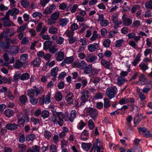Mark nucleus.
I'll return each mask as SVG.
<instances>
[{
	"mask_svg": "<svg viewBox=\"0 0 152 152\" xmlns=\"http://www.w3.org/2000/svg\"><path fill=\"white\" fill-rule=\"evenodd\" d=\"M41 59L39 57L35 58L33 61V64L35 67H38L41 62Z\"/></svg>",
	"mask_w": 152,
	"mask_h": 152,
	"instance_id": "15",
	"label": "nucleus"
},
{
	"mask_svg": "<svg viewBox=\"0 0 152 152\" xmlns=\"http://www.w3.org/2000/svg\"><path fill=\"white\" fill-rule=\"evenodd\" d=\"M20 100L21 102L23 104L25 103L27 101V98L25 95L21 96L20 98Z\"/></svg>",
	"mask_w": 152,
	"mask_h": 152,
	"instance_id": "51",
	"label": "nucleus"
},
{
	"mask_svg": "<svg viewBox=\"0 0 152 152\" xmlns=\"http://www.w3.org/2000/svg\"><path fill=\"white\" fill-rule=\"evenodd\" d=\"M133 27L137 28L140 25V22L139 20H136L134 21L132 25Z\"/></svg>",
	"mask_w": 152,
	"mask_h": 152,
	"instance_id": "54",
	"label": "nucleus"
},
{
	"mask_svg": "<svg viewBox=\"0 0 152 152\" xmlns=\"http://www.w3.org/2000/svg\"><path fill=\"white\" fill-rule=\"evenodd\" d=\"M30 77V75L27 73L23 74L20 77V79L22 80H25L28 79Z\"/></svg>",
	"mask_w": 152,
	"mask_h": 152,
	"instance_id": "27",
	"label": "nucleus"
},
{
	"mask_svg": "<svg viewBox=\"0 0 152 152\" xmlns=\"http://www.w3.org/2000/svg\"><path fill=\"white\" fill-rule=\"evenodd\" d=\"M98 37L97 32L96 31H94L93 32V35L90 38V39L91 41H94Z\"/></svg>",
	"mask_w": 152,
	"mask_h": 152,
	"instance_id": "36",
	"label": "nucleus"
},
{
	"mask_svg": "<svg viewBox=\"0 0 152 152\" xmlns=\"http://www.w3.org/2000/svg\"><path fill=\"white\" fill-rule=\"evenodd\" d=\"M21 3L22 6L24 8H27L29 5L28 0H22Z\"/></svg>",
	"mask_w": 152,
	"mask_h": 152,
	"instance_id": "35",
	"label": "nucleus"
},
{
	"mask_svg": "<svg viewBox=\"0 0 152 152\" xmlns=\"http://www.w3.org/2000/svg\"><path fill=\"white\" fill-rule=\"evenodd\" d=\"M55 99L56 101L58 102L61 101L62 99V94L60 92H57L56 94Z\"/></svg>",
	"mask_w": 152,
	"mask_h": 152,
	"instance_id": "29",
	"label": "nucleus"
},
{
	"mask_svg": "<svg viewBox=\"0 0 152 152\" xmlns=\"http://www.w3.org/2000/svg\"><path fill=\"white\" fill-rule=\"evenodd\" d=\"M69 20L68 19L65 18H63L61 19L60 22V25L62 27L66 26Z\"/></svg>",
	"mask_w": 152,
	"mask_h": 152,
	"instance_id": "34",
	"label": "nucleus"
},
{
	"mask_svg": "<svg viewBox=\"0 0 152 152\" xmlns=\"http://www.w3.org/2000/svg\"><path fill=\"white\" fill-rule=\"evenodd\" d=\"M8 11H10L9 13L12 16H15L18 14L19 12L18 10L16 8H14L11 10H9Z\"/></svg>",
	"mask_w": 152,
	"mask_h": 152,
	"instance_id": "22",
	"label": "nucleus"
},
{
	"mask_svg": "<svg viewBox=\"0 0 152 152\" xmlns=\"http://www.w3.org/2000/svg\"><path fill=\"white\" fill-rule=\"evenodd\" d=\"M20 76L21 74H20V72H17L14 75L13 77V80H17L18 79H19V78H20Z\"/></svg>",
	"mask_w": 152,
	"mask_h": 152,
	"instance_id": "58",
	"label": "nucleus"
},
{
	"mask_svg": "<svg viewBox=\"0 0 152 152\" xmlns=\"http://www.w3.org/2000/svg\"><path fill=\"white\" fill-rule=\"evenodd\" d=\"M91 145H92L91 143H83L82 144V147L84 150L86 151H88L90 148Z\"/></svg>",
	"mask_w": 152,
	"mask_h": 152,
	"instance_id": "26",
	"label": "nucleus"
},
{
	"mask_svg": "<svg viewBox=\"0 0 152 152\" xmlns=\"http://www.w3.org/2000/svg\"><path fill=\"white\" fill-rule=\"evenodd\" d=\"M88 133L87 130H85L81 134L80 137L81 139L84 140L88 139Z\"/></svg>",
	"mask_w": 152,
	"mask_h": 152,
	"instance_id": "17",
	"label": "nucleus"
},
{
	"mask_svg": "<svg viewBox=\"0 0 152 152\" xmlns=\"http://www.w3.org/2000/svg\"><path fill=\"white\" fill-rule=\"evenodd\" d=\"M5 114L6 116L10 117L13 115V111L12 110L9 109H7L5 110Z\"/></svg>",
	"mask_w": 152,
	"mask_h": 152,
	"instance_id": "37",
	"label": "nucleus"
},
{
	"mask_svg": "<svg viewBox=\"0 0 152 152\" xmlns=\"http://www.w3.org/2000/svg\"><path fill=\"white\" fill-rule=\"evenodd\" d=\"M64 115L62 113L54 112L53 115L49 118V120L54 124H58L61 126L64 123Z\"/></svg>",
	"mask_w": 152,
	"mask_h": 152,
	"instance_id": "1",
	"label": "nucleus"
},
{
	"mask_svg": "<svg viewBox=\"0 0 152 152\" xmlns=\"http://www.w3.org/2000/svg\"><path fill=\"white\" fill-rule=\"evenodd\" d=\"M102 64L105 67L108 68L110 65V62L104 60H102L101 61Z\"/></svg>",
	"mask_w": 152,
	"mask_h": 152,
	"instance_id": "46",
	"label": "nucleus"
},
{
	"mask_svg": "<svg viewBox=\"0 0 152 152\" xmlns=\"http://www.w3.org/2000/svg\"><path fill=\"white\" fill-rule=\"evenodd\" d=\"M64 52L60 51L58 53L56 59L57 61H61L64 59Z\"/></svg>",
	"mask_w": 152,
	"mask_h": 152,
	"instance_id": "16",
	"label": "nucleus"
},
{
	"mask_svg": "<svg viewBox=\"0 0 152 152\" xmlns=\"http://www.w3.org/2000/svg\"><path fill=\"white\" fill-rule=\"evenodd\" d=\"M139 81L138 82L139 85H144L145 84V81L146 80V78L143 74H141L139 76Z\"/></svg>",
	"mask_w": 152,
	"mask_h": 152,
	"instance_id": "14",
	"label": "nucleus"
},
{
	"mask_svg": "<svg viewBox=\"0 0 152 152\" xmlns=\"http://www.w3.org/2000/svg\"><path fill=\"white\" fill-rule=\"evenodd\" d=\"M112 54L111 52L109 50L106 51L104 54V56L107 57L109 58L111 57Z\"/></svg>",
	"mask_w": 152,
	"mask_h": 152,
	"instance_id": "64",
	"label": "nucleus"
},
{
	"mask_svg": "<svg viewBox=\"0 0 152 152\" xmlns=\"http://www.w3.org/2000/svg\"><path fill=\"white\" fill-rule=\"evenodd\" d=\"M146 118L145 116H143L142 114H138L134 118V124L136 125H137L139 122L143 118Z\"/></svg>",
	"mask_w": 152,
	"mask_h": 152,
	"instance_id": "8",
	"label": "nucleus"
},
{
	"mask_svg": "<svg viewBox=\"0 0 152 152\" xmlns=\"http://www.w3.org/2000/svg\"><path fill=\"white\" fill-rule=\"evenodd\" d=\"M81 96L80 99L82 101L81 102L80 106L83 105L85 102L87 101L88 99V98L89 95V92L86 90H84L81 93Z\"/></svg>",
	"mask_w": 152,
	"mask_h": 152,
	"instance_id": "3",
	"label": "nucleus"
},
{
	"mask_svg": "<svg viewBox=\"0 0 152 152\" xmlns=\"http://www.w3.org/2000/svg\"><path fill=\"white\" fill-rule=\"evenodd\" d=\"M74 33V31L72 30H67L65 33L66 36L69 37H72L73 36Z\"/></svg>",
	"mask_w": 152,
	"mask_h": 152,
	"instance_id": "50",
	"label": "nucleus"
},
{
	"mask_svg": "<svg viewBox=\"0 0 152 152\" xmlns=\"http://www.w3.org/2000/svg\"><path fill=\"white\" fill-rule=\"evenodd\" d=\"M27 94L29 97H34V90L31 89L28 90L27 91Z\"/></svg>",
	"mask_w": 152,
	"mask_h": 152,
	"instance_id": "40",
	"label": "nucleus"
},
{
	"mask_svg": "<svg viewBox=\"0 0 152 152\" xmlns=\"http://www.w3.org/2000/svg\"><path fill=\"white\" fill-rule=\"evenodd\" d=\"M9 52V51L8 50H6L4 53L3 55V57L4 60L6 62H8L9 60V56L7 55Z\"/></svg>",
	"mask_w": 152,
	"mask_h": 152,
	"instance_id": "45",
	"label": "nucleus"
},
{
	"mask_svg": "<svg viewBox=\"0 0 152 152\" xmlns=\"http://www.w3.org/2000/svg\"><path fill=\"white\" fill-rule=\"evenodd\" d=\"M64 41V39L60 37H59L56 39V42L58 44H62Z\"/></svg>",
	"mask_w": 152,
	"mask_h": 152,
	"instance_id": "55",
	"label": "nucleus"
},
{
	"mask_svg": "<svg viewBox=\"0 0 152 152\" xmlns=\"http://www.w3.org/2000/svg\"><path fill=\"white\" fill-rule=\"evenodd\" d=\"M96 59V57L95 55L91 54H88L86 57V60L89 62H93Z\"/></svg>",
	"mask_w": 152,
	"mask_h": 152,
	"instance_id": "11",
	"label": "nucleus"
},
{
	"mask_svg": "<svg viewBox=\"0 0 152 152\" xmlns=\"http://www.w3.org/2000/svg\"><path fill=\"white\" fill-rule=\"evenodd\" d=\"M36 86L34 87V88H35L34 90V92H35V95L37 96L39 94H41L43 91V89L42 87H39L36 88Z\"/></svg>",
	"mask_w": 152,
	"mask_h": 152,
	"instance_id": "25",
	"label": "nucleus"
},
{
	"mask_svg": "<svg viewBox=\"0 0 152 152\" xmlns=\"http://www.w3.org/2000/svg\"><path fill=\"white\" fill-rule=\"evenodd\" d=\"M18 147L20 150V151H22L23 152H25L24 151L26 149V145H24L23 144H20L18 146Z\"/></svg>",
	"mask_w": 152,
	"mask_h": 152,
	"instance_id": "60",
	"label": "nucleus"
},
{
	"mask_svg": "<svg viewBox=\"0 0 152 152\" xmlns=\"http://www.w3.org/2000/svg\"><path fill=\"white\" fill-rule=\"evenodd\" d=\"M49 33L52 34H56L58 32V29L54 26H52L49 29Z\"/></svg>",
	"mask_w": 152,
	"mask_h": 152,
	"instance_id": "30",
	"label": "nucleus"
},
{
	"mask_svg": "<svg viewBox=\"0 0 152 152\" xmlns=\"http://www.w3.org/2000/svg\"><path fill=\"white\" fill-rule=\"evenodd\" d=\"M85 70L84 71V73L86 74H88L90 73L92 71L93 68L92 67V65L91 64H89L88 66H86L85 68Z\"/></svg>",
	"mask_w": 152,
	"mask_h": 152,
	"instance_id": "18",
	"label": "nucleus"
},
{
	"mask_svg": "<svg viewBox=\"0 0 152 152\" xmlns=\"http://www.w3.org/2000/svg\"><path fill=\"white\" fill-rule=\"evenodd\" d=\"M31 121L35 124H39V119L34 117H32L31 118Z\"/></svg>",
	"mask_w": 152,
	"mask_h": 152,
	"instance_id": "61",
	"label": "nucleus"
},
{
	"mask_svg": "<svg viewBox=\"0 0 152 152\" xmlns=\"http://www.w3.org/2000/svg\"><path fill=\"white\" fill-rule=\"evenodd\" d=\"M35 138L34 134H30L28 135L26 138V141L29 142L30 141H33Z\"/></svg>",
	"mask_w": 152,
	"mask_h": 152,
	"instance_id": "32",
	"label": "nucleus"
},
{
	"mask_svg": "<svg viewBox=\"0 0 152 152\" xmlns=\"http://www.w3.org/2000/svg\"><path fill=\"white\" fill-rule=\"evenodd\" d=\"M78 25L75 23H73L71 26L70 29L71 30L74 31L78 28Z\"/></svg>",
	"mask_w": 152,
	"mask_h": 152,
	"instance_id": "59",
	"label": "nucleus"
},
{
	"mask_svg": "<svg viewBox=\"0 0 152 152\" xmlns=\"http://www.w3.org/2000/svg\"><path fill=\"white\" fill-rule=\"evenodd\" d=\"M87 111L94 120H95L96 118L98 115V111L96 109L91 108L88 110Z\"/></svg>",
	"mask_w": 152,
	"mask_h": 152,
	"instance_id": "5",
	"label": "nucleus"
},
{
	"mask_svg": "<svg viewBox=\"0 0 152 152\" xmlns=\"http://www.w3.org/2000/svg\"><path fill=\"white\" fill-rule=\"evenodd\" d=\"M73 94L72 93L69 92L66 96V100L69 104H72L73 102Z\"/></svg>",
	"mask_w": 152,
	"mask_h": 152,
	"instance_id": "10",
	"label": "nucleus"
},
{
	"mask_svg": "<svg viewBox=\"0 0 152 152\" xmlns=\"http://www.w3.org/2000/svg\"><path fill=\"white\" fill-rule=\"evenodd\" d=\"M88 125L90 129H93L94 127V123L92 120L90 119L88 121Z\"/></svg>",
	"mask_w": 152,
	"mask_h": 152,
	"instance_id": "63",
	"label": "nucleus"
},
{
	"mask_svg": "<svg viewBox=\"0 0 152 152\" xmlns=\"http://www.w3.org/2000/svg\"><path fill=\"white\" fill-rule=\"evenodd\" d=\"M50 94H48L46 96L45 100V104H48L50 102Z\"/></svg>",
	"mask_w": 152,
	"mask_h": 152,
	"instance_id": "62",
	"label": "nucleus"
},
{
	"mask_svg": "<svg viewBox=\"0 0 152 152\" xmlns=\"http://www.w3.org/2000/svg\"><path fill=\"white\" fill-rule=\"evenodd\" d=\"M99 47L98 44L95 43L88 45V48L89 51L92 52L95 51Z\"/></svg>",
	"mask_w": 152,
	"mask_h": 152,
	"instance_id": "9",
	"label": "nucleus"
},
{
	"mask_svg": "<svg viewBox=\"0 0 152 152\" xmlns=\"http://www.w3.org/2000/svg\"><path fill=\"white\" fill-rule=\"evenodd\" d=\"M74 60V58L72 56L69 57H66L64 59L63 61L61 63L62 66H64L66 64H70L72 63Z\"/></svg>",
	"mask_w": 152,
	"mask_h": 152,
	"instance_id": "6",
	"label": "nucleus"
},
{
	"mask_svg": "<svg viewBox=\"0 0 152 152\" xmlns=\"http://www.w3.org/2000/svg\"><path fill=\"white\" fill-rule=\"evenodd\" d=\"M22 65V63L20 61V60H17L15 61L14 67L18 69H19Z\"/></svg>",
	"mask_w": 152,
	"mask_h": 152,
	"instance_id": "38",
	"label": "nucleus"
},
{
	"mask_svg": "<svg viewBox=\"0 0 152 152\" xmlns=\"http://www.w3.org/2000/svg\"><path fill=\"white\" fill-rule=\"evenodd\" d=\"M87 65L86 61H76L72 64V67L75 68H77L81 69H85Z\"/></svg>",
	"mask_w": 152,
	"mask_h": 152,
	"instance_id": "4",
	"label": "nucleus"
},
{
	"mask_svg": "<svg viewBox=\"0 0 152 152\" xmlns=\"http://www.w3.org/2000/svg\"><path fill=\"white\" fill-rule=\"evenodd\" d=\"M25 122V120L22 118L18 119V126L20 127H23L24 126Z\"/></svg>",
	"mask_w": 152,
	"mask_h": 152,
	"instance_id": "31",
	"label": "nucleus"
},
{
	"mask_svg": "<svg viewBox=\"0 0 152 152\" xmlns=\"http://www.w3.org/2000/svg\"><path fill=\"white\" fill-rule=\"evenodd\" d=\"M44 135L46 138L49 139L51 137V134L49 131L45 130L44 132Z\"/></svg>",
	"mask_w": 152,
	"mask_h": 152,
	"instance_id": "44",
	"label": "nucleus"
},
{
	"mask_svg": "<svg viewBox=\"0 0 152 152\" xmlns=\"http://www.w3.org/2000/svg\"><path fill=\"white\" fill-rule=\"evenodd\" d=\"M59 71V69L58 67H56L53 68L50 72V74L53 77V80L55 81L56 80V76L57 72Z\"/></svg>",
	"mask_w": 152,
	"mask_h": 152,
	"instance_id": "13",
	"label": "nucleus"
},
{
	"mask_svg": "<svg viewBox=\"0 0 152 152\" xmlns=\"http://www.w3.org/2000/svg\"><path fill=\"white\" fill-rule=\"evenodd\" d=\"M76 112L75 110H74L71 111L70 116L69 118V120L71 122H72L73 120L76 117Z\"/></svg>",
	"mask_w": 152,
	"mask_h": 152,
	"instance_id": "19",
	"label": "nucleus"
},
{
	"mask_svg": "<svg viewBox=\"0 0 152 152\" xmlns=\"http://www.w3.org/2000/svg\"><path fill=\"white\" fill-rule=\"evenodd\" d=\"M117 92V89L115 87H110L107 88L106 93L109 99H111L115 97Z\"/></svg>",
	"mask_w": 152,
	"mask_h": 152,
	"instance_id": "2",
	"label": "nucleus"
},
{
	"mask_svg": "<svg viewBox=\"0 0 152 152\" xmlns=\"http://www.w3.org/2000/svg\"><path fill=\"white\" fill-rule=\"evenodd\" d=\"M39 147L37 145L33 146L32 148H29L27 152H39Z\"/></svg>",
	"mask_w": 152,
	"mask_h": 152,
	"instance_id": "24",
	"label": "nucleus"
},
{
	"mask_svg": "<svg viewBox=\"0 0 152 152\" xmlns=\"http://www.w3.org/2000/svg\"><path fill=\"white\" fill-rule=\"evenodd\" d=\"M124 40L123 39H121L116 41V44L115 46L117 47H121L122 45V44L124 42Z\"/></svg>",
	"mask_w": 152,
	"mask_h": 152,
	"instance_id": "47",
	"label": "nucleus"
},
{
	"mask_svg": "<svg viewBox=\"0 0 152 152\" xmlns=\"http://www.w3.org/2000/svg\"><path fill=\"white\" fill-rule=\"evenodd\" d=\"M110 106V103L109 99L107 98L104 99V107L107 108Z\"/></svg>",
	"mask_w": 152,
	"mask_h": 152,
	"instance_id": "33",
	"label": "nucleus"
},
{
	"mask_svg": "<svg viewBox=\"0 0 152 152\" xmlns=\"http://www.w3.org/2000/svg\"><path fill=\"white\" fill-rule=\"evenodd\" d=\"M49 115V113L48 111L44 110L41 113V116L45 118L48 117Z\"/></svg>",
	"mask_w": 152,
	"mask_h": 152,
	"instance_id": "41",
	"label": "nucleus"
},
{
	"mask_svg": "<svg viewBox=\"0 0 152 152\" xmlns=\"http://www.w3.org/2000/svg\"><path fill=\"white\" fill-rule=\"evenodd\" d=\"M127 81V80L125 78H123L121 77H120L117 79L118 84L120 86H121L123 84Z\"/></svg>",
	"mask_w": 152,
	"mask_h": 152,
	"instance_id": "20",
	"label": "nucleus"
},
{
	"mask_svg": "<svg viewBox=\"0 0 152 152\" xmlns=\"http://www.w3.org/2000/svg\"><path fill=\"white\" fill-rule=\"evenodd\" d=\"M55 64V61H52L50 62L49 61H48L45 64V66H49L50 67H52L54 66Z\"/></svg>",
	"mask_w": 152,
	"mask_h": 152,
	"instance_id": "56",
	"label": "nucleus"
},
{
	"mask_svg": "<svg viewBox=\"0 0 152 152\" xmlns=\"http://www.w3.org/2000/svg\"><path fill=\"white\" fill-rule=\"evenodd\" d=\"M52 45V42L50 41H45L44 43V49L45 50L49 49L50 47Z\"/></svg>",
	"mask_w": 152,
	"mask_h": 152,
	"instance_id": "21",
	"label": "nucleus"
},
{
	"mask_svg": "<svg viewBox=\"0 0 152 152\" xmlns=\"http://www.w3.org/2000/svg\"><path fill=\"white\" fill-rule=\"evenodd\" d=\"M29 99L30 102L33 105L36 104L38 102L37 99L34 97H31L29 98Z\"/></svg>",
	"mask_w": 152,
	"mask_h": 152,
	"instance_id": "49",
	"label": "nucleus"
},
{
	"mask_svg": "<svg viewBox=\"0 0 152 152\" xmlns=\"http://www.w3.org/2000/svg\"><path fill=\"white\" fill-rule=\"evenodd\" d=\"M140 6L139 5H135L132 7L131 10L132 12V13H135L137 10L140 9Z\"/></svg>",
	"mask_w": 152,
	"mask_h": 152,
	"instance_id": "52",
	"label": "nucleus"
},
{
	"mask_svg": "<svg viewBox=\"0 0 152 152\" xmlns=\"http://www.w3.org/2000/svg\"><path fill=\"white\" fill-rule=\"evenodd\" d=\"M56 8V5L54 4H52L49 6L48 8H47L45 10L43 13L45 15L50 14L53 12V10Z\"/></svg>",
	"mask_w": 152,
	"mask_h": 152,
	"instance_id": "7",
	"label": "nucleus"
},
{
	"mask_svg": "<svg viewBox=\"0 0 152 152\" xmlns=\"http://www.w3.org/2000/svg\"><path fill=\"white\" fill-rule=\"evenodd\" d=\"M10 38H7L6 39V43H5V47L6 48L9 49L10 48Z\"/></svg>",
	"mask_w": 152,
	"mask_h": 152,
	"instance_id": "57",
	"label": "nucleus"
},
{
	"mask_svg": "<svg viewBox=\"0 0 152 152\" xmlns=\"http://www.w3.org/2000/svg\"><path fill=\"white\" fill-rule=\"evenodd\" d=\"M13 23L10 20H4L3 22V25L4 27H10Z\"/></svg>",
	"mask_w": 152,
	"mask_h": 152,
	"instance_id": "28",
	"label": "nucleus"
},
{
	"mask_svg": "<svg viewBox=\"0 0 152 152\" xmlns=\"http://www.w3.org/2000/svg\"><path fill=\"white\" fill-rule=\"evenodd\" d=\"M58 49L55 48V46H52L49 48V50L50 52L55 54L58 51Z\"/></svg>",
	"mask_w": 152,
	"mask_h": 152,
	"instance_id": "42",
	"label": "nucleus"
},
{
	"mask_svg": "<svg viewBox=\"0 0 152 152\" xmlns=\"http://www.w3.org/2000/svg\"><path fill=\"white\" fill-rule=\"evenodd\" d=\"M110 43V40L109 39H107L104 41L103 45L104 47L108 48L109 47Z\"/></svg>",
	"mask_w": 152,
	"mask_h": 152,
	"instance_id": "39",
	"label": "nucleus"
},
{
	"mask_svg": "<svg viewBox=\"0 0 152 152\" xmlns=\"http://www.w3.org/2000/svg\"><path fill=\"white\" fill-rule=\"evenodd\" d=\"M139 54L137 56L135 59L134 60V61L132 62V63L133 65L134 66H136L137 63L139 62L140 60V56H138Z\"/></svg>",
	"mask_w": 152,
	"mask_h": 152,
	"instance_id": "53",
	"label": "nucleus"
},
{
	"mask_svg": "<svg viewBox=\"0 0 152 152\" xmlns=\"http://www.w3.org/2000/svg\"><path fill=\"white\" fill-rule=\"evenodd\" d=\"M59 13L58 12H55L51 15V19L54 20H57L59 17Z\"/></svg>",
	"mask_w": 152,
	"mask_h": 152,
	"instance_id": "23",
	"label": "nucleus"
},
{
	"mask_svg": "<svg viewBox=\"0 0 152 152\" xmlns=\"http://www.w3.org/2000/svg\"><path fill=\"white\" fill-rule=\"evenodd\" d=\"M145 6L147 9H152V1L150 0L146 2L145 4Z\"/></svg>",
	"mask_w": 152,
	"mask_h": 152,
	"instance_id": "43",
	"label": "nucleus"
},
{
	"mask_svg": "<svg viewBox=\"0 0 152 152\" xmlns=\"http://www.w3.org/2000/svg\"><path fill=\"white\" fill-rule=\"evenodd\" d=\"M125 25L126 26H129L132 23V20L129 18H127L123 21Z\"/></svg>",
	"mask_w": 152,
	"mask_h": 152,
	"instance_id": "48",
	"label": "nucleus"
},
{
	"mask_svg": "<svg viewBox=\"0 0 152 152\" xmlns=\"http://www.w3.org/2000/svg\"><path fill=\"white\" fill-rule=\"evenodd\" d=\"M18 126V125L15 123H10L7 124L6 128L11 130H14L17 129Z\"/></svg>",
	"mask_w": 152,
	"mask_h": 152,
	"instance_id": "12",
	"label": "nucleus"
}]
</instances>
